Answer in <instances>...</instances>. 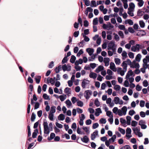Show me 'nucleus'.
<instances>
[{"instance_id":"obj_22","label":"nucleus","mask_w":149,"mask_h":149,"mask_svg":"<svg viewBox=\"0 0 149 149\" xmlns=\"http://www.w3.org/2000/svg\"><path fill=\"white\" fill-rule=\"evenodd\" d=\"M58 119L60 120H63L65 118V116L63 114H61L58 116Z\"/></svg>"},{"instance_id":"obj_57","label":"nucleus","mask_w":149,"mask_h":149,"mask_svg":"<svg viewBox=\"0 0 149 149\" xmlns=\"http://www.w3.org/2000/svg\"><path fill=\"white\" fill-rule=\"evenodd\" d=\"M140 116L142 118H144L146 116L145 113L143 111H141L139 113Z\"/></svg>"},{"instance_id":"obj_62","label":"nucleus","mask_w":149,"mask_h":149,"mask_svg":"<svg viewBox=\"0 0 149 149\" xmlns=\"http://www.w3.org/2000/svg\"><path fill=\"white\" fill-rule=\"evenodd\" d=\"M83 53L84 52L82 49L80 50L77 54V56L79 57L81 54H83Z\"/></svg>"},{"instance_id":"obj_15","label":"nucleus","mask_w":149,"mask_h":149,"mask_svg":"<svg viewBox=\"0 0 149 149\" xmlns=\"http://www.w3.org/2000/svg\"><path fill=\"white\" fill-rule=\"evenodd\" d=\"M104 69V67L102 65H100L96 69L95 72L97 73H98L100 71L103 70Z\"/></svg>"},{"instance_id":"obj_55","label":"nucleus","mask_w":149,"mask_h":149,"mask_svg":"<svg viewBox=\"0 0 149 149\" xmlns=\"http://www.w3.org/2000/svg\"><path fill=\"white\" fill-rule=\"evenodd\" d=\"M68 61V58L67 57L65 56L63 58L62 61V64H64L66 63Z\"/></svg>"},{"instance_id":"obj_4","label":"nucleus","mask_w":149,"mask_h":149,"mask_svg":"<svg viewBox=\"0 0 149 149\" xmlns=\"http://www.w3.org/2000/svg\"><path fill=\"white\" fill-rule=\"evenodd\" d=\"M92 92L90 90H88L85 92L84 97L87 99H88L90 98V95L92 94Z\"/></svg>"},{"instance_id":"obj_8","label":"nucleus","mask_w":149,"mask_h":149,"mask_svg":"<svg viewBox=\"0 0 149 149\" xmlns=\"http://www.w3.org/2000/svg\"><path fill=\"white\" fill-rule=\"evenodd\" d=\"M98 134V131L97 130H95L91 135V139L93 140L96 138V136H97Z\"/></svg>"},{"instance_id":"obj_3","label":"nucleus","mask_w":149,"mask_h":149,"mask_svg":"<svg viewBox=\"0 0 149 149\" xmlns=\"http://www.w3.org/2000/svg\"><path fill=\"white\" fill-rule=\"evenodd\" d=\"M140 45L139 44H136L135 46H132L131 48V50L132 51L135 52L136 51H139L140 49Z\"/></svg>"},{"instance_id":"obj_61","label":"nucleus","mask_w":149,"mask_h":149,"mask_svg":"<svg viewBox=\"0 0 149 149\" xmlns=\"http://www.w3.org/2000/svg\"><path fill=\"white\" fill-rule=\"evenodd\" d=\"M99 121L100 123L101 124H105L106 123V120L105 118H102Z\"/></svg>"},{"instance_id":"obj_54","label":"nucleus","mask_w":149,"mask_h":149,"mask_svg":"<svg viewBox=\"0 0 149 149\" xmlns=\"http://www.w3.org/2000/svg\"><path fill=\"white\" fill-rule=\"evenodd\" d=\"M113 35H114V39L117 41L119 40L120 38L118 35L115 33H113Z\"/></svg>"},{"instance_id":"obj_34","label":"nucleus","mask_w":149,"mask_h":149,"mask_svg":"<svg viewBox=\"0 0 149 149\" xmlns=\"http://www.w3.org/2000/svg\"><path fill=\"white\" fill-rule=\"evenodd\" d=\"M44 134H49L50 132V129L49 128V127L44 128Z\"/></svg>"},{"instance_id":"obj_63","label":"nucleus","mask_w":149,"mask_h":149,"mask_svg":"<svg viewBox=\"0 0 149 149\" xmlns=\"http://www.w3.org/2000/svg\"><path fill=\"white\" fill-rule=\"evenodd\" d=\"M118 110V109L117 107H114L113 109V112L116 114H117V111Z\"/></svg>"},{"instance_id":"obj_16","label":"nucleus","mask_w":149,"mask_h":149,"mask_svg":"<svg viewBox=\"0 0 149 149\" xmlns=\"http://www.w3.org/2000/svg\"><path fill=\"white\" fill-rule=\"evenodd\" d=\"M38 133V130L36 129L34 130V132L32 133V137L34 138L36 137L37 134Z\"/></svg>"},{"instance_id":"obj_9","label":"nucleus","mask_w":149,"mask_h":149,"mask_svg":"<svg viewBox=\"0 0 149 149\" xmlns=\"http://www.w3.org/2000/svg\"><path fill=\"white\" fill-rule=\"evenodd\" d=\"M81 140L84 143H87L89 141V139L86 136H84L83 138H81Z\"/></svg>"},{"instance_id":"obj_6","label":"nucleus","mask_w":149,"mask_h":149,"mask_svg":"<svg viewBox=\"0 0 149 149\" xmlns=\"http://www.w3.org/2000/svg\"><path fill=\"white\" fill-rule=\"evenodd\" d=\"M47 81L48 83H50L52 85H55L56 86V82L55 83V81H56V78L55 77H54V79L52 78H50L48 77L47 79Z\"/></svg>"},{"instance_id":"obj_43","label":"nucleus","mask_w":149,"mask_h":149,"mask_svg":"<svg viewBox=\"0 0 149 149\" xmlns=\"http://www.w3.org/2000/svg\"><path fill=\"white\" fill-rule=\"evenodd\" d=\"M116 65H119L120 63V60L119 58H115L114 59Z\"/></svg>"},{"instance_id":"obj_39","label":"nucleus","mask_w":149,"mask_h":149,"mask_svg":"<svg viewBox=\"0 0 149 149\" xmlns=\"http://www.w3.org/2000/svg\"><path fill=\"white\" fill-rule=\"evenodd\" d=\"M43 125L44 126V128L49 127L48 123L46 119L44 120Z\"/></svg>"},{"instance_id":"obj_59","label":"nucleus","mask_w":149,"mask_h":149,"mask_svg":"<svg viewBox=\"0 0 149 149\" xmlns=\"http://www.w3.org/2000/svg\"><path fill=\"white\" fill-rule=\"evenodd\" d=\"M71 100L73 104H74L77 101V98L74 97H72L71 99Z\"/></svg>"},{"instance_id":"obj_60","label":"nucleus","mask_w":149,"mask_h":149,"mask_svg":"<svg viewBox=\"0 0 149 149\" xmlns=\"http://www.w3.org/2000/svg\"><path fill=\"white\" fill-rule=\"evenodd\" d=\"M145 104V102L143 100H141L140 101L139 105L141 107H143L144 106Z\"/></svg>"},{"instance_id":"obj_29","label":"nucleus","mask_w":149,"mask_h":149,"mask_svg":"<svg viewBox=\"0 0 149 149\" xmlns=\"http://www.w3.org/2000/svg\"><path fill=\"white\" fill-rule=\"evenodd\" d=\"M141 57V54H139L136 55L135 58V59L137 61L139 62L140 61Z\"/></svg>"},{"instance_id":"obj_24","label":"nucleus","mask_w":149,"mask_h":149,"mask_svg":"<svg viewBox=\"0 0 149 149\" xmlns=\"http://www.w3.org/2000/svg\"><path fill=\"white\" fill-rule=\"evenodd\" d=\"M132 129L135 134L138 133L140 131V128L139 127H136V128H133Z\"/></svg>"},{"instance_id":"obj_31","label":"nucleus","mask_w":149,"mask_h":149,"mask_svg":"<svg viewBox=\"0 0 149 149\" xmlns=\"http://www.w3.org/2000/svg\"><path fill=\"white\" fill-rule=\"evenodd\" d=\"M35 104L34 109L35 110L36 109L39 108L40 106V103L38 102H35L34 103Z\"/></svg>"},{"instance_id":"obj_18","label":"nucleus","mask_w":149,"mask_h":149,"mask_svg":"<svg viewBox=\"0 0 149 149\" xmlns=\"http://www.w3.org/2000/svg\"><path fill=\"white\" fill-rule=\"evenodd\" d=\"M57 97L59 98L61 101L63 102L66 99V96L65 95H61L58 96L56 95V97Z\"/></svg>"},{"instance_id":"obj_56","label":"nucleus","mask_w":149,"mask_h":149,"mask_svg":"<svg viewBox=\"0 0 149 149\" xmlns=\"http://www.w3.org/2000/svg\"><path fill=\"white\" fill-rule=\"evenodd\" d=\"M138 124V122L134 120H132L131 122V125L133 127L136 126Z\"/></svg>"},{"instance_id":"obj_23","label":"nucleus","mask_w":149,"mask_h":149,"mask_svg":"<svg viewBox=\"0 0 149 149\" xmlns=\"http://www.w3.org/2000/svg\"><path fill=\"white\" fill-rule=\"evenodd\" d=\"M127 124L128 125H130L131 123V118L129 116H126Z\"/></svg>"},{"instance_id":"obj_26","label":"nucleus","mask_w":149,"mask_h":149,"mask_svg":"<svg viewBox=\"0 0 149 149\" xmlns=\"http://www.w3.org/2000/svg\"><path fill=\"white\" fill-rule=\"evenodd\" d=\"M144 12L142 11H141V10L139 9L137 13V15L139 17H141L144 14Z\"/></svg>"},{"instance_id":"obj_30","label":"nucleus","mask_w":149,"mask_h":149,"mask_svg":"<svg viewBox=\"0 0 149 149\" xmlns=\"http://www.w3.org/2000/svg\"><path fill=\"white\" fill-rule=\"evenodd\" d=\"M125 23L126 24H128L130 25H132L133 24V22L131 19H128L125 21Z\"/></svg>"},{"instance_id":"obj_42","label":"nucleus","mask_w":149,"mask_h":149,"mask_svg":"<svg viewBox=\"0 0 149 149\" xmlns=\"http://www.w3.org/2000/svg\"><path fill=\"white\" fill-rule=\"evenodd\" d=\"M42 97L45 100H50L49 96L46 93H44L42 95Z\"/></svg>"},{"instance_id":"obj_21","label":"nucleus","mask_w":149,"mask_h":149,"mask_svg":"<svg viewBox=\"0 0 149 149\" xmlns=\"http://www.w3.org/2000/svg\"><path fill=\"white\" fill-rule=\"evenodd\" d=\"M97 76L96 74L93 72L90 73L89 75L90 77L94 79H95L96 78Z\"/></svg>"},{"instance_id":"obj_5","label":"nucleus","mask_w":149,"mask_h":149,"mask_svg":"<svg viewBox=\"0 0 149 149\" xmlns=\"http://www.w3.org/2000/svg\"><path fill=\"white\" fill-rule=\"evenodd\" d=\"M89 83V81L88 80L84 79L82 82L81 86L83 88H85L86 87V86Z\"/></svg>"},{"instance_id":"obj_51","label":"nucleus","mask_w":149,"mask_h":149,"mask_svg":"<svg viewBox=\"0 0 149 149\" xmlns=\"http://www.w3.org/2000/svg\"><path fill=\"white\" fill-rule=\"evenodd\" d=\"M113 88L116 91H118L120 90V87L119 85H115L114 86Z\"/></svg>"},{"instance_id":"obj_10","label":"nucleus","mask_w":149,"mask_h":149,"mask_svg":"<svg viewBox=\"0 0 149 149\" xmlns=\"http://www.w3.org/2000/svg\"><path fill=\"white\" fill-rule=\"evenodd\" d=\"M133 72L132 70H129L126 74V79H129L130 76H132L133 75Z\"/></svg>"},{"instance_id":"obj_17","label":"nucleus","mask_w":149,"mask_h":149,"mask_svg":"<svg viewBox=\"0 0 149 149\" xmlns=\"http://www.w3.org/2000/svg\"><path fill=\"white\" fill-rule=\"evenodd\" d=\"M41 78V76L39 75L37 76L35 78V79L37 84H38L40 83Z\"/></svg>"},{"instance_id":"obj_2","label":"nucleus","mask_w":149,"mask_h":149,"mask_svg":"<svg viewBox=\"0 0 149 149\" xmlns=\"http://www.w3.org/2000/svg\"><path fill=\"white\" fill-rule=\"evenodd\" d=\"M115 46L114 41L113 40L111 41L108 45L107 49L108 50H112L113 52H114L116 51V48Z\"/></svg>"},{"instance_id":"obj_48","label":"nucleus","mask_w":149,"mask_h":149,"mask_svg":"<svg viewBox=\"0 0 149 149\" xmlns=\"http://www.w3.org/2000/svg\"><path fill=\"white\" fill-rule=\"evenodd\" d=\"M53 113H50L49 115L48 118L49 120L51 121H53V117H54V114Z\"/></svg>"},{"instance_id":"obj_46","label":"nucleus","mask_w":149,"mask_h":149,"mask_svg":"<svg viewBox=\"0 0 149 149\" xmlns=\"http://www.w3.org/2000/svg\"><path fill=\"white\" fill-rule=\"evenodd\" d=\"M65 103L68 106L67 107L71 106L72 104L71 101L69 100H67L66 101Z\"/></svg>"},{"instance_id":"obj_35","label":"nucleus","mask_w":149,"mask_h":149,"mask_svg":"<svg viewBox=\"0 0 149 149\" xmlns=\"http://www.w3.org/2000/svg\"><path fill=\"white\" fill-rule=\"evenodd\" d=\"M96 1L94 0H92L91 1V3L90 6L92 7H95L97 6Z\"/></svg>"},{"instance_id":"obj_1","label":"nucleus","mask_w":149,"mask_h":149,"mask_svg":"<svg viewBox=\"0 0 149 149\" xmlns=\"http://www.w3.org/2000/svg\"><path fill=\"white\" fill-rule=\"evenodd\" d=\"M127 111V107L125 106H123L121 109V110L118 109L117 113L119 116H122L123 115H125L126 114Z\"/></svg>"},{"instance_id":"obj_41","label":"nucleus","mask_w":149,"mask_h":149,"mask_svg":"<svg viewBox=\"0 0 149 149\" xmlns=\"http://www.w3.org/2000/svg\"><path fill=\"white\" fill-rule=\"evenodd\" d=\"M94 104L97 107L100 106V104L97 99H95L94 101Z\"/></svg>"},{"instance_id":"obj_53","label":"nucleus","mask_w":149,"mask_h":149,"mask_svg":"<svg viewBox=\"0 0 149 149\" xmlns=\"http://www.w3.org/2000/svg\"><path fill=\"white\" fill-rule=\"evenodd\" d=\"M118 130L120 132V133L123 134H124L125 133V130L122 129V128L119 127Z\"/></svg>"},{"instance_id":"obj_12","label":"nucleus","mask_w":149,"mask_h":149,"mask_svg":"<svg viewBox=\"0 0 149 149\" xmlns=\"http://www.w3.org/2000/svg\"><path fill=\"white\" fill-rule=\"evenodd\" d=\"M55 134L54 133H51L50 134V137L48 138V140L49 141H50L54 138V140L56 141V137H55Z\"/></svg>"},{"instance_id":"obj_40","label":"nucleus","mask_w":149,"mask_h":149,"mask_svg":"<svg viewBox=\"0 0 149 149\" xmlns=\"http://www.w3.org/2000/svg\"><path fill=\"white\" fill-rule=\"evenodd\" d=\"M107 28H109V29L107 30H109L113 28V26L112 25L110 22H109L107 23Z\"/></svg>"},{"instance_id":"obj_49","label":"nucleus","mask_w":149,"mask_h":149,"mask_svg":"<svg viewBox=\"0 0 149 149\" xmlns=\"http://www.w3.org/2000/svg\"><path fill=\"white\" fill-rule=\"evenodd\" d=\"M55 107L54 106L52 107L51 108L50 113H54L55 112Z\"/></svg>"},{"instance_id":"obj_14","label":"nucleus","mask_w":149,"mask_h":149,"mask_svg":"<svg viewBox=\"0 0 149 149\" xmlns=\"http://www.w3.org/2000/svg\"><path fill=\"white\" fill-rule=\"evenodd\" d=\"M110 59L109 58H104V63L105 65L107 66L109 64Z\"/></svg>"},{"instance_id":"obj_37","label":"nucleus","mask_w":149,"mask_h":149,"mask_svg":"<svg viewBox=\"0 0 149 149\" xmlns=\"http://www.w3.org/2000/svg\"><path fill=\"white\" fill-rule=\"evenodd\" d=\"M116 138V136L115 135H114L111 138L109 139V141L110 142H113L114 141L115 139Z\"/></svg>"},{"instance_id":"obj_36","label":"nucleus","mask_w":149,"mask_h":149,"mask_svg":"<svg viewBox=\"0 0 149 149\" xmlns=\"http://www.w3.org/2000/svg\"><path fill=\"white\" fill-rule=\"evenodd\" d=\"M82 128L87 134H89L90 131L89 130V129H88L87 127H83Z\"/></svg>"},{"instance_id":"obj_7","label":"nucleus","mask_w":149,"mask_h":149,"mask_svg":"<svg viewBox=\"0 0 149 149\" xmlns=\"http://www.w3.org/2000/svg\"><path fill=\"white\" fill-rule=\"evenodd\" d=\"M62 68L64 72L66 70L69 71L71 70V66H69L68 67L65 64L63 65Z\"/></svg>"},{"instance_id":"obj_45","label":"nucleus","mask_w":149,"mask_h":149,"mask_svg":"<svg viewBox=\"0 0 149 149\" xmlns=\"http://www.w3.org/2000/svg\"><path fill=\"white\" fill-rule=\"evenodd\" d=\"M83 37L84 38V40L86 42H88L90 40V39L86 35H84L83 34Z\"/></svg>"},{"instance_id":"obj_32","label":"nucleus","mask_w":149,"mask_h":149,"mask_svg":"<svg viewBox=\"0 0 149 149\" xmlns=\"http://www.w3.org/2000/svg\"><path fill=\"white\" fill-rule=\"evenodd\" d=\"M114 101L115 103L116 104H118L119 103V101H120V99L118 97H115L114 98Z\"/></svg>"},{"instance_id":"obj_20","label":"nucleus","mask_w":149,"mask_h":149,"mask_svg":"<svg viewBox=\"0 0 149 149\" xmlns=\"http://www.w3.org/2000/svg\"><path fill=\"white\" fill-rule=\"evenodd\" d=\"M64 92L67 95L71 94V88L68 87H66L64 90Z\"/></svg>"},{"instance_id":"obj_58","label":"nucleus","mask_w":149,"mask_h":149,"mask_svg":"<svg viewBox=\"0 0 149 149\" xmlns=\"http://www.w3.org/2000/svg\"><path fill=\"white\" fill-rule=\"evenodd\" d=\"M129 7L130 9V8L134 9L135 7V6L133 3L131 2L129 4Z\"/></svg>"},{"instance_id":"obj_44","label":"nucleus","mask_w":149,"mask_h":149,"mask_svg":"<svg viewBox=\"0 0 149 149\" xmlns=\"http://www.w3.org/2000/svg\"><path fill=\"white\" fill-rule=\"evenodd\" d=\"M107 115L109 117H113V116L111 112L110 111H108L106 112Z\"/></svg>"},{"instance_id":"obj_33","label":"nucleus","mask_w":149,"mask_h":149,"mask_svg":"<svg viewBox=\"0 0 149 149\" xmlns=\"http://www.w3.org/2000/svg\"><path fill=\"white\" fill-rule=\"evenodd\" d=\"M36 115L35 113L33 112L32 113V115L31 117V120L32 122H33L34 121L36 118Z\"/></svg>"},{"instance_id":"obj_50","label":"nucleus","mask_w":149,"mask_h":149,"mask_svg":"<svg viewBox=\"0 0 149 149\" xmlns=\"http://www.w3.org/2000/svg\"><path fill=\"white\" fill-rule=\"evenodd\" d=\"M77 105L79 107H82L83 105V103L81 101L79 100L77 102Z\"/></svg>"},{"instance_id":"obj_38","label":"nucleus","mask_w":149,"mask_h":149,"mask_svg":"<svg viewBox=\"0 0 149 149\" xmlns=\"http://www.w3.org/2000/svg\"><path fill=\"white\" fill-rule=\"evenodd\" d=\"M125 61H126V63H127V64L130 66L131 68H134V67H132V62L130 59H127Z\"/></svg>"},{"instance_id":"obj_13","label":"nucleus","mask_w":149,"mask_h":149,"mask_svg":"<svg viewBox=\"0 0 149 149\" xmlns=\"http://www.w3.org/2000/svg\"><path fill=\"white\" fill-rule=\"evenodd\" d=\"M143 67L147 69L149 66V65L148 64L147 61L146 59L144 58L143 59Z\"/></svg>"},{"instance_id":"obj_19","label":"nucleus","mask_w":149,"mask_h":149,"mask_svg":"<svg viewBox=\"0 0 149 149\" xmlns=\"http://www.w3.org/2000/svg\"><path fill=\"white\" fill-rule=\"evenodd\" d=\"M139 32H138V33L136 34V36H139L138 33H139V34L141 35L142 36H144L146 34V32L145 30H139Z\"/></svg>"},{"instance_id":"obj_52","label":"nucleus","mask_w":149,"mask_h":149,"mask_svg":"<svg viewBox=\"0 0 149 149\" xmlns=\"http://www.w3.org/2000/svg\"><path fill=\"white\" fill-rule=\"evenodd\" d=\"M148 83L146 80H144L143 82V85L144 87H146L148 85Z\"/></svg>"},{"instance_id":"obj_28","label":"nucleus","mask_w":149,"mask_h":149,"mask_svg":"<svg viewBox=\"0 0 149 149\" xmlns=\"http://www.w3.org/2000/svg\"><path fill=\"white\" fill-rule=\"evenodd\" d=\"M139 24L140 27L142 28H144L145 26V23L143 20H140L139 21Z\"/></svg>"},{"instance_id":"obj_25","label":"nucleus","mask_w":149,"mask_h":149,"mask_svg":"<svg viewBox=\"0 0 149 149\" xmlns=\"http://www.w3.org/2000/svg\"><path fill=\"white\" fill-rule=\"evenodd\" d=\"M121 66L123 67V69L127 70V64L126 61H124L121 64Z\"/></svg>"},{"instance_id":"obj_27","label":"nucleus","mask_w":149,"mask_h":149,"mask_svg":"<svg viewBox=\"0 0 149 149\" xmlns=\"http://www.w3.org/2000/svg\"><path fill=\"white\" fill-rule=\"evenodd\" d=\"M76 59V57L74 55H72L70 59V62L72 63H74Z\"/></svg>"},{"instance_id":"obj_64","label":"nucleus","mask_w":149,"mask_h":149,"mask_svg":"<svg viewBox=\"0 0 149 149\" xmlns=\"http://www.w3.org/2000/svg\"><path fill=\"white\" fill-rule=\"evenodd\" d=\"M135 113V112L133 110H130L129 112V114L130 116H132Z\"/></svg>"},{"instance_id":"obj_11","label":"nucleus","mask_w":149,"mask_h":149,"mask_svg":"<svg viewBox=\"0 0 149 149\" xmlns=\"http://www.w3.org/2000/svg\"><path fill=\"white\" fill-rule=\"evenodd\" d=\"M86 51L88 53L89 55L91 56L94 52V49H93L88 48L86 49Z\"/></svg>"},{"instance_id":"obj_47","label":"nucleus","mask_w":149,"mask_h":149,"mask_svg":"<svg viewBox=\"0 0 149 149\" xmlns=\"http://www.w3.org/2000/svg\"><path fill=\"white\" fill-rule=\"evenodd\" d=\"M98 23V19L97 18H95L93 20V25H96Z\"/></svg>"}]
</instances>
